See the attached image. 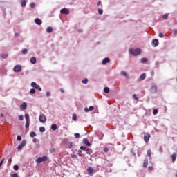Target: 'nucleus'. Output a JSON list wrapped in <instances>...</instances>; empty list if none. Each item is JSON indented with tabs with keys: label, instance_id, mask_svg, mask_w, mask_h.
Here are the masks:
<instances>
[{
	"label": "nucleus",
	"instance_id": "nucleus-1",
	"mask_svg": "<svg viewBox=\"0 0 177 177\" xmlns=\"http://www.w3.org/2000/svg\"><path fill=\"white\" fill-rule=\"evenodd\" d=\"M129 52L131 55H132V56H139V55L142 53V50H140V48H136V49L130 48L129 50Z\"/></svg>",
	"mask_w": 177,
	"mask_h": 177
},
{
	"label": "nucleus",
	"instance_id": "nucleus-2",
	"mask_svg": "<svg viewBox=\"0 0 177 177\" xmlns=\"http://www.w3.org/2000/svg\"><path fill=\"white\" fill-rule=\"evenodd\" d=\"M48 160V157L46 156H44L42 157H39L37 160H36V162L37 164H41V162H44L45 161Z\"/></svg>",
	"mask_w": 177,
	"mask_h": 177
},
{
	"label": "nucleus",
	"instance_id": "nucleus-3",
	"mask_svg": "<svg viewBox=\"0 0 177 177\" xmlns=\"http://www.w3.org/2000/svg\"><path fill=\"white\" fill-rule=\"evenodd\" d=\"M46 115H45V114H41L39 116V122H41V124H45V122H46Z\"/></svg>",
	"mask_w": 177,
	"mask_h": 177
},
{
	"label": "nucleus",
	"instance_id": "nucleus-4",
	"mask_svg": "<svg viewBox=\"0 0 177 177\" xmlns=\"http://www.w3.org/2000/svg\"><path fill=\"white\" fill-rule=\"evenodd\" d=\"M25 120L26 121L25 124L26 128H30V115H28V113L25 114Z\"/></svg>",
	"mask_w": 177,
	"mask_h": 177
},
{
	"label": "nucleus",
	"instance_id": "nucleus-5",
	"mask_svg": "<svg viewBox=\"0 0 177 177\" xmlns=\"http://www.w3.org/2000/svg\"><path fill=\"white\" fill-rule=\"evenodd\" d=\"M27 145V140H23L21 145L17 147V150H21Z\"/></svg>",
	"mask_w": 177,
	"mask_h": 177
},
{
	"label": "nucleus",
	"instance_id": "nucleus-6",
	"mask_svg": "<svg viewBox=\"0 0 177 177\" xmlns=\"http://www.w3.org/2000/svg\"><path fill=\"white\" fill-rule=\"evenodd\" d=\"M31 86L32 88H35V89H38L39 91H42V88L39 86V85L37 84L35 82H32Z\"/></svg>",
	"mask_w": 177,
	"mask_h": 177
},
{
	"label": "nucleus",
	"instance_id": "nucleus-7",
	"mask_svg": "<svg viewBox=\"0 0 177 177\" xmlns=\"http://www.w3.org/2000/svg\"><path fill=\"white\" fill-rule=\"evenodd\" d=\"M144 140H145V142H146V143H147V142H149V140H150V133H145Z\"/></svg>",
	"mask_w": 177,
	"mask_h": 177
},
{
	"label": "nucleus",
	"instance_id": "nucleus-8",
	"mask_svg": "<svg viewBox=\"0 0 177 177\" xmlns=\"http://www.w3.org/2000/svg\"><path fill=\"white\" fill-rule=\"evenodd\" d=\"M14 71H15V73H20V71H21V66L16 65L14 67Z\"/></svg>",
	"mask_w": 177,
	"mask_h": 177
},
{
	"label": "nucleus",
	"instance_id": "nucleus-9",
	"mask_svg": "<svg viewBox=\"0 0 177 177\" xmlns=\"http://www.w3.org/2000/svg\"><path fill=\"white\" fill-rule=\"evenodd\" d=\"M60 13H62V15H68L70 11L67 8H62L60 10Z\"/></svg>",
	"mask_w": 177,
	"mask_h": 177
},
{
	"label": "nucleus",
	"instance_id": "nucleus-10",
	"mask_svg": "<svg viewBox=\"0 0 177 177\" xmlns=\"http://www.w3.org/2000/svg\"><path fill=\"white\" fill-rule=\"evenodd\" d=\"M27 109V102H24L22 104L20 105V110L22 111Z\"/></svg>",
	"mask_w": 177,
	"mask_h": 177
},
{
	"label": "nucleus",
	"instance_id": "nucleus-11",
	"mask_svg": "<svg viewBox=\"0 0 177 177\" xmlns=\"http://www.w3.org/2000/svg\"><path fill=\"white\" fill-rule=\"evenodd\" d=\"M86 154H88V156H91L92 157V154H93V151L91 148H87L86 149Z\"/></svg>",
	"mask_w": 177,
	"mask_h": 177
},
{
	"label": "nucleus",
	"instance_id": "nucleus-12",
	"mask_svg": "<svg viewBox=\"0 0 177 177\" xmlns=\"http://www.w3.org/2000/svg\"><path fill=\"white\" fill-rule=\"evenodd\" d=\"M35 23L36 24H37V26H41V25L42 24V20H41V19H39V18H36V19H35Z\"/></svg>",
	"mask_w": 177,
	"mask_h": 177
},
{
	"label": "nucleus",
	"instance_id": "nucleus-13",
	"mask_svg": "<svg viewBox=\"0 0 177 177\" xmlns=\"http://www.w3.org/2000/svg\"><path fill=\"white\" fill-rule=\"evenodd\" d=\"M95 109V107L93 106H91L88 108H84V111L85 113H88L89 111H92V110H93Z\"/></svg>",
	"mask_w": 177,
	"mask_h": 177
},
{
	"label": "nucleus",
	"instance_id": "nucleus-14",
	"mask_svg": "<svg viewBox=\"0 0 177 177\" xmlns=\"http://www.w3.org/2000/svg\"><path fill=\"white\" fill-rule=\"evenodd\" d=\"M151 93H157V86H152L151 88Z\"/></svg>",
	"mask_w": 177,
	"mask_h": 177
},
{
	"label": "nucleus",
	"instance_id": "nucleus-15",
	"mask_svg": "<svg viewBox=\"0 0 177 177\" xmlns=\"http://www.w3.org/2000/svg\"><path fill=\"white\" fill-rule=\"evenodd\" d=\"M148 164H149V159L145 158V159L144 160V162H143V167H144V168H147Z\"/></svg>",
	"mask_w": 177,
	"mask_h": 177
},
{
	"label": "nucleus",
	"instance_id": "nucleus-16",
	"mask_svg": "<svg viewBox=\"0 0 177 177\" xmlns=\"http://www.w3.org/2000/svg\"><path fill=\"white\" fill-rule=\"evenodd\" d=\"M107 63H110V58L109 57L104 58L102 60V64H107Z\"/></svg>",
	"mask_w": 177,
	"mask_h": 177
},
{
	"label": "nucleus",
	"instance_id": "nucleus-17",
	"mask_svg": "<svg viewBox=\"0 0 177 177\" xmlns=\"http://www.w3.org/2000/svg\"><path fill=\"white\" fill-rule=\"evenodd\" d=\"M83 142L84 143V145H86V146H91V142H89L87 138H84Z\"/></svg>",
	"mask_w": 177,
	"mask_h": 177
},
{
	"label": "nucleus",
	"instance_id": "nucleus-18",
	"mask_svg": "<svg viewBox=\"0 0 177 177\" xmlns=\"http://www.w3.org/2000/svg\"><path fill=\"white\" fill-rule=\"evenodd\" d=\"M155 47L158 46V39H154L152 41Z\"/></svg>",
	"mask_w": 177,
	"mask_h": 177
},
{
	"label": "nucleus",
	"instance_id": "nucleus-19",
	"mask_svg": "<svg viewBox=\"0 0 177 177\" xmlns=\"http://www.w3.org/2000/svg\"><path fill=\"white\" fill-rule=\"evenodd\" d=\"M30 63H32V64H35V63H37V59L35 57H31Z\"/></svg>",
	"mask_w": 177,
	"mask_h": 177
},
{
	"label": "nucleus",
	"instance_id": "nucleus-20",
	"mask_svg": "<svg viewBox=\"0 0 177 177\" xmlns=\"http://www.w3.org/2000/svg\"><path fill=\"white\" fill-rule=\"evenodd\" d=\"M87 172L90 174L92 175L93 174V169L92 167H88L87 169Z\"/></svg>",
	"mask_w": 177,
	"mask_h": 177
},
{
	"label": "nucleus",
	"instance_id": "nucleus-21",
	"mask_svg": "<svg viewBox=\"0 0 177 177\" xmlns=\"http://www.w3.org/2000/svg\"><path fill=\"white\" fill-rule=\"evenodd\" d=\"M51 129L53 131H56V129H57V125H56V124H53L51 125Z\"/></svg>",
	"mask_w": 177,
	"mask_h": 177
},
{
	"label": "nucleus",
	"instance_id": "nucleus-22",
	"mask_svg": "<svg viewBox=\"0 0 177 177\" xmlns=\"http://www.w3.org/2000/svg\"><path fill=\"white\" fill-rule=\"evenodd\" d=\"M46 31L48 32V34H50V32L53 31V28L52 27H48Z\"/></svg>",
	"mask_w": 177,
	"mask_h": 177
},
{
	"label": "nucleus",
	"instance_id": "nucleus-23",
	"mask_svg": "<svg viewBox=\"0 0 177 177\" xmlns=\"http://www.w3.org/2000/svg\"><path fill=\"white\" fill-rule=\"evenodd\" d=\"M21 7L22 8H25L26 5H27V2L26 1V0H22L21 1Z\"/></svg>",
	"mask_w": 177,
	"mask_h": 177
},
{
	"label": "nucleus",
	"instance_id": "nucleus-24",
	"mask_svg": "<svg viewBox=\"0 0 177 177\" xmlns=\"http://www.w3.org/2000/svg\"><path fill=\"white\" fill-rule=\"evenodd\" d=\"M171 158L173 160V162H174V161H176V153H174L172 155H171Z\"/></svg>",
	"mask_w": 177,
	"mask_h": 177
},
{
	"label": "nucleus",
	"instance_id": "nucleus-25",
	"mask_svg": "<svg viewBox=\"0 0 177 177\" xmlns=\"http://www.w3.org/2000/svg\"><path fill=\"white\" fill-rule=\"evenodd\" d=\"M104 92L105 93H109L110 92V88H109V87H105V88H104Z\"/></svg>",
	"mask_w": 177,
	"mask_h": 177
},
{
	"label": "nucleus",
	"instance_id": "nucleus-26",
	"mask_svg": "<svg viewBox=\"0 0 177 177\" xmlns=\"http://www.w3.org/2000/svg\"><path fill=\"white\" fill-rule=\"evenodd\" d=\"M30 136L31 138H35V136H37V134L35 133V132L32 131L30 132Z\"/></svg>",
	"mask_w": 177,
	"mask_h": 177
},
{
	"label": "nucleus",
	"instance_id": "nucleus-27",
	"mask_svg": "<svg viewBox=\"0 0 177 177\" xmlns=\"http://www.w3.org/2000/svg\"><path fill=\"white\" fill-rule=\"evenodd\" d=\"M28 52V50L24 48L22 50V55H27Z\"/></svg>",
	"mask_w": 177,
	"mask_h": 177
},
{
	"label": "nucleus",
	"instance_id": "nucleus-28",
	"mask_svg": "<svg viewBox=\"0 0 177 177\" xmlns=\"http://www.w3.org/2000/svg\"><path fill=\"white\" fill-rule=\"evenodd\" d=\"M140 80H145V78H146V73H142L140 77Z\"/></svg>",
	"mask_w": 177,
	"mask_h": 177
},
{
	"label": "nucleus",
	"instance_id": "nucleus-29",
	"mask_svg": "<svg viewBox=\"0 0 177 177\" xmlns=\"http://www.w3.org/2000/svg\"><path fill=\"white\" fill-rule=\"evenodd\" d=\"M19 121H23L24 120V116L23 115H20L18 118Z\"/></svg>",
	"mask_w": 177,
	"mask_h": 177
},
{
	"label": "nucleus",
	"instance_id": "nucleus-30",
	"mask_svg": "<svg viewBox=\"0 0 177 177\" xmlns=\"http://www.w3.org/2000/svg\"><path fill=\"white\" fill-rule=\"evenodd\" d=\"M168 19V14H165L162 15V19L163 20H167Z\"/></svg>",
	"mask_w": 177,
	"mask_h": 177
},
{
	"label": "nucleus",
	"instance_id": "nucleus-31",
	"mask_svg": "<svg viewBox=\"0 0 177 177\" xmlns=\"http://www.w3.org/2000/svg\"><path fill=\"white\" fill-rule=\"evenodd\" d=\"M1 57H2V59H6V57H8V54H1Z\"/></svg>",
	"mask_w": 177,
	"mask_h": 177
},
{
	"label": "nucleus",
	"instance_id": "nucleus-32",
	"mask_svg": "<svg viewBox=\"0 0 177 177\" xmlns=\"http://www.w3.org/2000/svg\"><path fill=\"white\" fill-rule=\"evenodd\" d=\"M13 169L15 171H19V165H14Z\"/></svg>",
	"mask_w": 177,
	"mask_h": 177
},
{
	"label": "nucleus",
	"instance_id": "nucleus-33",
	"mask_svg": "<svg viewBox=\"0 0 177 177\" xmlns=\"http://www.w3.org/2000/svg\"><path fill=\"white\" fill-rule=\"evenodd\" d=\"M30 95H34V93H35V88L30 89Z\"/></svg>",
	"mask_w": 177,
	"mask_h": 177
},
{
	"label": "nucleus",
	"instance_id": "nucleus-34",
	"mask_svg": "<svg viewBox=\"0 0 177 177\" xmlns=\"http://www.w3.org/2000/svg\"><path fill=\"white\" fill-rule=\"evenodd\" d=\"M147 156L148 157H151V150H147Z\"/></svg>",
	"mask_w": 177,
	"mask_h": 177
},
{
	"label": "nucleus",
	"instance_id": "nucleus-35",
	"mask_svg": "<svg viewBox=\"0 0 177 177\" xmlns=\"http://www.w3.org/2000/svg\"><path fill=\"white\" fill-rule=\"evenodd\" d=\"M98 13H99V15H103V10L99 8V9H98Z\"/></svg>",
	"mask_w": 177,
	"mask_h": 177
},
{
	"label": "nucleus",
	"instance_id": "nucleus-36",
	"mask_svg": "<svg viewBox=\"0 0 177 177\" xmlns=\"http://www.w3.org/2000/svg\"><path fill=\"white\" fill-rule=\"evenodd\" d=\"M39 131H40V132H44V131H45V127H41L39 128Z\"/></svg>",
	"mask_w": 177,
	"mask_h": 177
},
{
	"label": "nucleus",
	"instance_id": "nucleus-37",
	"mask_svg": "<svg viewBox=\"0 0 177 177\" xmlns=\"http://www.w3.org/2000/svg\"><path fill=\"white\" fill-rule=\"evenodd\" d=\"M71 147H73V143L71 142L68 143V149H71Z\"/></svg>",
	"mask_w": 177,
	"mask_h": 177
},
{
	"label": "nucleus",
	"instance_id": "nucleus-38",
	"mask_svg": "<svg viewBox=\"0 0 177 177\" xmlns=\"http://www.w3.org/2000/svg\"><path fill=\"white\" fill-rule=\"evenodd\" d=\"M158 113V110H157V109H154L153 111V115H156V114H157Z\"/></svg>",
	"mask_w": 177,
	"mask_h": 177
},
{
	"label": "nucleus",
	"instance_id": "nucleus-39",
	"mask_svg": "<svg viewBox=\"0 0 177 177\" xmlns=\"http://www.w3.org/2000/svg\"><path fill=\"white\" fill-rule=\"evenodd\" d=\"M121 74H122V75H123L124 77H127V72H125V71H122V72H121Z\"/></svg>",
	"mask_w": 177,
	"mask_h": 177
},
{
	"label": "nucleus",
	"instance_id": "nucleus-40",
	"mask_svg": "<svg viewBox=\"0 0 177 177\" xmlns=\"http://www.w3.org/2000/svg\"><path fill=\"white\" fill-rule=\"evenodd\" d=\"M133 99H136V100H139V98L138 97V96L136 95V94H133Z\"/></svg>",
	"mask_w": 177,
	"mask_h": 177
},
{
	"label": "nucleus",
	"instance_id": "nucleus-41",
	"mask_svg": "<svg viewBox=\"0 0 177 177\" xmlns=\"http://www.w3.org/2000/svg\"><path fill=\"white\" fill-rule=\"evenodd\" d=\"M74 136H75V138L76 139H77V138H80V133H76L74 134Z\"/></svg>",
	"mask_w": 177,
	"mask_h": 177
},
{
	"label": "nucleus",
	"instance_id": "nucleus-42",
	"mask_svg": "<svg viewBox=\"0 0 177 177\" xmlns=\"http://www.w3.org/2000/svg\"><path fill=\"white\" fill-rule=\"evenodd\" d=\"M5 161V158H3L0 162V168L2 167V165L3 164V162Z\"/></svg>",
	"mask_w": 177,
	"mask_h": 177
},
{
	"label": "nucleus",
	"instance_id": "nucleus-43",
	"mask_svg": "<svg viewBox=\"0 0 177 177\" xmlns=\"http://www.w3.org/2000/svg\"><path fill=\"white\" fill-rule=\"evenodd\" d=\"M146 62H147V59H146V58H142V63H146Z\"/></svg>",
	"mask_w": 177,
	"mask_h": 177
},
{
	"label": "nucleus",
	"instance_id": "nucleus-44",
	"mask_svg": "<svg viewBox=\"0 0 177 177\" xmlns=\"http://www.w3.org/2000/svg\"><path fill=\"white\" fill-rule=\"evenodd\" d=\"M82 84H88V79H84L82 80Z\"/></svg>",
	"mask_w": 177,
	"mask_h": 177
},
{
	"label": "nucleus",
	"instance_id": "nucleus-45",
	"mask_svg": "<svg viewBox=\"0 0 177 177\" xmlns=\"http://www.w3.org/2000/svg\"><path fill=\"white\" fill-rule=\"evenodd\" d=\"M11 177H19V175L17 174V173L13 174Z\"/></svg>",
	"mask_w": 177,
	"mask_h": 177
},
{
	"label": "nucleus",
	"instance_id": "nucleus-46",
	"mask_svg": "<svg viewBox=\"0 0 177 177\" xmlns=\"http://www.w3.org/2000/svg\"><path fill=\"white\" fill-rule=\"evenodd\" d=\"M17 140H19V141L21 140V136H17Z\"/></svg>",
	"mask_w": 177,
	"mask_h": 177
},
{
	"label": "nucleus",
	"instance_id": "nucleus-47",
	"mask_svg": "<svg viewBox=\"0 0 177 177\" xmlns=\"http://www.w3.org/2000/svg\"><path fill=\"white\" fill-rule=\"evenodd\" d=\"M30 6V8H35V3H31Z\"/></svg>",
	"mask_w": 177,
	"mask_h": 177
},
{
	"label": "nucleus",
	"instance_id": "nucleus-48",
	"mask_svg": "<svg viewBox=\"0 0 177 177\" xmlns=\"http://www.w3.org/2000/svg\"><path fill=\"white\" fill-rule=\"evenodd\" d=\"M80 150H86V147H85L84 146H81L80 147Z\"/></svg>",
	"mask_w": 177,
	"mask_h": 177
},
{
	"label": "nucleus",
	"instance_id": "nucleus-49",
	"mask_svg": "<svg viewBox=\"0 0 177 177\" xmlns=\"http://www.w3.org/2000/svg\"><path fill=\"white\" fill-rule=\"evenodd\" d=\"M173 34H174V35H176V34H177V30L176 29L173 30Z\"/></svg>",
	"mask_w": 177,
	"mask_h": 177
},
{
	"label": "nucleus",
	"instance_id": "nucleus-50",
	"mask_svg": "<svg viewBox=\"0 0 177 177\" xmlns=\"http://www.w3.org/2000/svg\"><path fill=\"white\" fill-rule=\"evenodd\" d=\"M159 37L160 38H164V33H160Z\"/></svg>",
	"mask_w": 177,
	"mask_h": 177
},
{
	"label": "nucleus",
	"instance_id": "nucleus-51",
	"mask_svg": "<svg viewBox=\"0 0 177 177\" xmlns=\"http://www.w3.org/2000/svg\"><path fill=\"white\" fill-rule=\"evenodd\" d=\"M46 95L47 97H49V96H50V93L48 92V91L46 92Z\"/></svg>",
	"mask_w": 177,
	"mask_h": 177
},
{
	"label": "nucleus",
	"instance_id": "nucleus-52",
	"mask_svg": "<svg viewBox=\"0 0 177 177\" xmlns=\"http://www.w3.org/2000/svg\"><path fill=\"white\" fill-rule=\"evenodd\" d=\"M12 164V158H10L9 160H8V165H10Z\"/></svg>",
	"mask_w": 177,
	"mask_h": 177
},
{
	"label": "nucleus",
	"instance_id": "nucleus-53",
	"mask_svg": "<svg viewBox=\"0 0 177 177\" xmlns=\"http://www.w3.org/2000/svg\"><path fill=\"white\" fill-rule=\"evenodd\" d=\"M55 148H53L50 150V153H55Z\"/></svg>",
	"mask_w": 177,
	"mask_h": 177
},
{
	"label": "nucleus",
	"instance_id": "nucleus-54",
	"mask_svg": "<svg viewBox=\"0 0 177 177\" xmlns=\"http://www.w3.org/2000/svg\"><path fill=\"white\" fill-rule=\"evenodd\" d=\"M73 120L75 121L77 120V115H73Z\"/></svg>",
	"mask_w": 177,
	"mask_h": 177
},
{
	"label": "nucleus",
	"instance_id": "nucleus-55",
	"mask_svg": "<svg viewBox=\"0 0 177 177\" xmlns=\"http://www.w3.org/2000/svg\"><path fill=\"white\" fill-rule=\"evenodd\" d=\"M71 158H77V155L72 154Z\"/></svg>",
	"mask_w": 177,
	"mask_h": 177
},
{
	"label": "nucleus",
	"instance_id": "nucleus-56",
	"mask_svg": "<svg viewBox=\"0 0 177 177\" xmlns=\"http://www.w3.org/2000/svg\"><path fill=\"white\" fill-rule=\"evenodd\" d=\"M104 151H105V153H107V151H109V148H104Z\"/></svg>",
	"mask_w": 177,
	"mask_h": 177
},
{
	"label": "nucleus",
	"instance_id": "nucleus-57",
	"mask_svg": "<svg viewBox=\"0 0 177 177\" xmlns=\"http://www.w3.org/2000/svg\"><path fill=\"white\" fill-rule=\"evenodd\" d=\"M148 169H149V171H153V167H152L151 166H149V167H148Z\"/></svg>",
	"mask_w": 177,
	"mask_h": 177
},
{
	"label": "nucleus",
	"instance_id": "nucleus-58",
	"mask_svg": "<svg viewBox=\"0 0 177 177\" xmlns=\"http://www.w3.org/2000/svg\"><path fill=\"white\" fill-rule=\"evenodd\" d=\"M60 91H61L62 93H64V89H63V88H60Z\"/></svg>",
	"mask_w": 177,
	"mask_h": 177
},
{
	"label": "nucleus",
	"instance_id": "nucleus-59",
	"mask_svg": "<svg viewBox=\"0 0 177 177\" xmlns=\"http://www.w3.org/2000/svg\"><path fill=\"white\" fill-rule=\"evenodd\" d=\"M97 5H102V1H99L98 3H97Z\"/></svg>",
	"mask_w": 177,
	"mask_h": 177
},
{
	"label": "nucleus",
	"instance_id": "nucleus-60",
	"mask_svg": "<svg viewBox=\"0 0 177 177\" xmlns=\"http://www.w3.org/2000/svg\"><path fill=\"white\" fill-rule=\"evenodd\" d=\"M78 156H79L80 157H82V153H78Z\"/></svg>",
	"mask_w": 177,
	"mask_h": 177
},
{
	"label": "nucleus",
	"instance_id": "nucleus-61",
	"mask_svg": "<svg viewBox=\"0 0 177 177\" xmlns=\"http://www.w3.org/2000/svg\"><path fill=\"white\" fill-rule=\"evenodd\" d=\"M15 37H19V33H15Z\"/></svg>",
	"mask_w": 177,
	"mask_h": 177
},
{
	"label": "nucleus",
	"instance_id": "nucleus-62",
	"mask_svg": "<svg viewBox=\"0 0 177 177\" xmlns=\"http://www.w3.org/2000/svg\"><path fill=\"white\" fill-rule=\"evenodd\" d=\"M0 117H3V113H1Z\"/></svg>",
	"mask_w": 177,
	"mask_h": 177
},
{
	"label": "nucleus",
	"instance_id": "nucleus-63",
	"mask_svg": "<svg viewBox=\"0 0 177 177\" xmlns=\"http://www.w3.org/2000/svg\"><path fill=\"white\" fill-rule=\"evenodd\" d=\"M79 32H82V30H79Z\"/></svg>",
	"mask_w": 177,
	"mask_h": 177
},
{
	"label": "nucleus",
	"instance_id": "nucleus-64",
	"mask_svg": "<svg viewBox=\"0 0 177 177\" xmlns=\"http://www.w3.org/2000/svg\"><path fill=\"white\" fill-rule=\"evenodd\" d=\"M151 74H152V75H154V73L153 71L151 72Z\"/></svg>",
	"mask_w": 177,
	"mask_h": 177
}]
</instances>
